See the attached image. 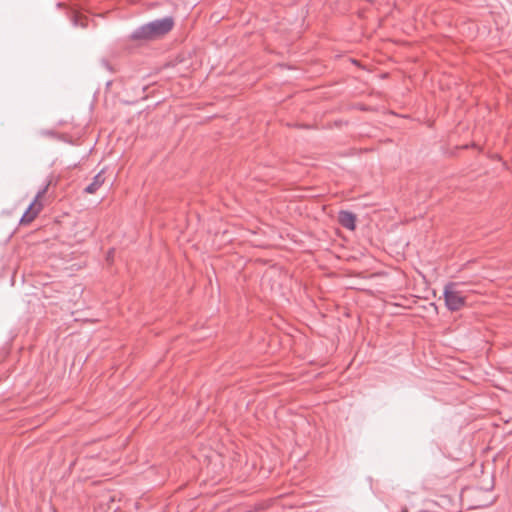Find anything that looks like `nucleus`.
Masks as SVG:
<instances>
[{"label": "nucleus", "instance_id": "f257e3e1", "mask_svg": "<svg viewBox=\"0 0 512 512\" xmlns=\"http://www.w3.org/2000/svg\"><path fill=\"white\" fill-rule=\"evenodd\" d=\"M458 287L459 283L448 282L444 286L443 290L445 306L449 311L452 312L460 310L466 303V299L458 290Z\"/></svg>", "mask_w": 512, "mask_h": 512}, {"label": "nucleus", "instance_id": "f03ea898", "mask_svg": "<svg viewBox=\"0 0 512 512\" xmlns=\"http://www.w3.org/2000/svg\"><path fill=\"white\" fill-rule=\"evenodd\" d=\"M174 27V18L165 16L152 20L135 29L133 32H170Z\"/></svg>", "mask_w": 512, "mask_h": 512}, {"label": "nucleus", "instance_id": "7ed1b4c3", "mask_svg": "<svg viewBox=\"0 0 512 512\" xmlns=\"http://www.w3.org/2000/svg\"><path fill=\"white\" fill-rule=\"evenodd\" d=\"M48 186H49V183L46 184L42 189H40L37 192L34 201L30 203V205L28 206V208L26 209V211L22 215V217L20 219V223L21 224L30 223L37 216V214H38V212L40 210L41 204H39V207L37 209H34L33 207H34L36 201L47 192Z\"/></svg>", "mask_w": 512, "mask_h": 512}, {"label": "nucleus", "instance_id": "20e7f679", "mask_svg": "<svg viewBox=\"0 0 512 512\" xmlns=\"http://www.w3.org/2000/svg\"><path fill=\"white\" fill-rule=\"evenodd\" d=\"M338 221L344 228L353 231L356 228V215L347 210H341L338 214Z\"/></svg>", "mask_w": 512, "mask_h": 512}, {"label": "nucleus", "instance_id": "39448f33", "mask_svg": "<svg viewBox=\"0 0 512 512\" xmlns=\"http://www.w3.org/2000/svg\"><path fill=\"white\" fill-rule=\"evenodd\" d=\"M104 181L105 178L101 171L93 177L92 182L84 189V191L88 194H93L103 185Z\"/></svg>", "mask_w": 512, "mask_h": 512}, {"label": "nucleus", "instance_id": "423d86ee", "mask_svg": "<svg viewBox=\"0 0 512 512\" xmlns=\"http://www.w3.org/2000/svg\"><path fill=\"white\" fill-rule=\"evenodd\" d=\"M271 505H272L271 500L260 502V503L255 504V506L252 509H250L246 512H262L264 510L269 509L271 507Z\"/></svg>", "mask_w": 512, "mask_h": 512}, {"label": "nucleus", "instance_id": "0eeeda50", "mask_svg": "<svg viewBox=\"0 0 512 512\" xmlns=\"http://www.w3.org/2000/svg\"><path fill=\"white\" fill-rule=\"evenodd\" d=\"M71 20L73 21L74 23V26L75 27H80V28H85V25L83 23V19L81 18V16L76 13L73 9H71Z\"/></svg>", "mask_w": 512, "mask_h": 512}, {"label": "nucleus", "instance_id": "6e6552de", "mask_svg": "<svg viewBox=\"0 0 512 512\" xmlns=\"http://www.w3.org/2000/svg\"><path fill=\"white\" fill-rule=\"evenodd\" d=\"M161 34H131L133 40H153Z\"/></svg>", "mask_w": 512, "mask_h": 512}, {"label": "nucleus", "instance_id": "1a4fd4ad", "mask_svg": "<svg viewBox=\"0 0 512 512\" xmlns=\"http://www.w3.org/2000/svg\"><path fill=\"white\" fill-rule=\"evenodd\" d=\"M101 64H102V66H103L104 68H106L107 70H109V71L111 70V66H110V64L108 63V61H107V60L103 59V60L101 61Z\"/></svg>", "mask_w": 512, "mask_h": 512}, {"label": "nucleus", "instance_id": "9d476101", "mask_svg": "<svg viewBox=\"0 0 512 512\" xmlns=\"http://www.w3.org/2000/svg\"><path fill=\"white\" fill-rule=\"evenodd\" d=\"M56 6H57V8H63V7H66V4L62 1H59L56 3Z\"/></svg>", "mask_w": 512, "mask_h": 512}, {"label": "nucleus", "instance_id": "9b49d317", "mask_svg": "<svg viewBox=\"0 0 512 512\" xmlns=\"http://www.w3.org/2000/svg\"><path fill=\"white\" fill-rule=\"evenodd\" d=\"M43 134H45V135H54V133L52 131H45V132H43Z\"/></svg>", "mask_w": 512, "mask_h": 512}, {"label": "nucleus", "instance_id": "f8f14e48", "mask_svg": "<svg viewBox=\"0 0 512 512\" xmlns=\"http://www.w3.org/2000/svg\"><path fill=\"white\" fill-rule=\"evenodd\" d=\"M401 512H409L407 508L402 509Z\"/></svg>", "mask_w": 512, "mask_h": 512}]
</instances>
